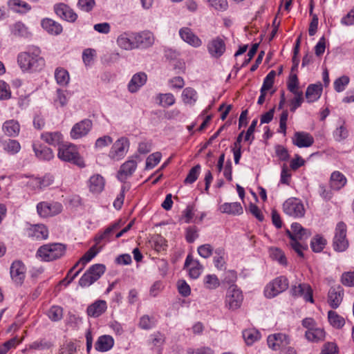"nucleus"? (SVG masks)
I'll use <instances>...</instances> for the list:
<instances>
[{
  "mask_svg": "<svg viewBox=\"0 0 354 354\" xmlns=\"http://www.w3.org/2000/svg\"><path fill=\"white\" fill-rule=\"evenodd\" d=\"M319 354H339V349L335 343L326 342L323 345Z\"/></svg>",
  "mask_w": 354,
  "mask_h": 354,
  "instance_id": "obj_60",
  "label": "nucleus"
},
{
  "mask_svg": "<svg viewBox=\"0 0 354 354\" xmlns=\"http://www.w3.org/2000/svg\"><path fill=\"white\" fill-rule=\"evenodd\" d=\"M47 315L50 320L59 321L63 317V309L59 306H53L48 310Z\"/></svg>",
  "mask_w": 354,
  "mask_h": 354,
  "instance_id": "obj_53",
  "label": "nucleus"
},
{
  "mask_svg": "<svg viewBox=\"0 0 354 354\" xmlns=\"http://www.w3.org/2000/svg\"><path fill=\"white\" fill-rule=\"evenodd\" d=\"M137 168V162L131 158L127 160L121 166L118 172V178L121 181H125L131 176Z\"/></svg>",
  "mask_w": 354,
  "mask_h": 354,
  "instance_id": "obj_15",
  "label": "nucleus"
},
{
  "mask_svg": "<svg viewBox=\"0 0 354 354\" xmlns=\"http://www.w3.org/2000/svg\"><path fill=\"white\" fill-rule=\"evenodd\" d=\"M288 89L292 94L303 93L299 89V80L296 74H291L287 84Z\"/></svg>",
  "mask_w": 354,
  "mask_h": 354,
  "instance_id": "obj_52",
  "label": "nucleus"
},
{
  "mask_svg": "<svg viewBox=\"0 0 354 354\" xmlns=\"http://www.w3.org/2000/svg\"><path fill=\"white\" fill-rule=\"evenodd\" d=\"M220 210L222 213L232 214V215H241L243 214V208L239 203H225L220 207Z\"/></svg>",
  "mask_w": 354,
  "mask_h": 354,
  "instance_id": "obj_38",
  "label": "nucleus"
},
{
  "mask_svg": "<svg viewBox=\"0 0 354 354\" xmlns=\"http://www.w3.org/2000/svg\"><path fill=\"white\" fill-rule=\"evenodd\" d=\"M319 196L326 201H330L333 197L331 189L327 188L324 184H320L318 187Z\"/></svg>",
  "mask_w": 354,
  "mask_h": 354,
  "instance_id": "obj_64",
  "label": "nucleus"
},
{
  "mask_svg": "<svg viewBox=\"0 0 354 354\" xmlns=\"http://www.w3.org/2000/svg\"><path fill=\"white\" fill-rule=\"evenodd\" d=\"M179 35L184 41L194 48H198L202 45L201 39L189 28L184 27L180 28Z\"/></svg>",
  "mask_w": 354,
  "mask_h": 354,
  "instance_id": "obj_21",
  "label": "nucleus"
},
{
  "mask_svg": "<svg viewBox=\"0 0 354 354\" xmlns=\"http://www.w3.org/2000/svg\"><path fill=\"white\" fill-rule=\"evenodd\" d=\"M3 149L8 153L14 155L21 149V145L17 140H8L3 143Z\"/></svg>",
  "mask_w": 354,
  "mask_h": 354,
  "instance_id": "obj_49",
  "label": "nucleus"
},
{
  "mask_svg": "<svg viewBox=\"0 0 354 354\" xmlns=\"http://www.w3.org/2000/svg\"><path fill=\"white\" fill-rule=\"evenodd\" d=\"M58 158L65 162H72L80 167H85L84 161L80 156L77 147L72 143H65L59 145Z\"/></svg>",
  "mask_w": 354,
  "mask_h": 354,
  "instance_id": "obj_3",
  "label": "nucleus"
},
{
  "mask_svg": "<svg viewBox=\"0 0 354 354\" xmlns=\"http://www.w3.org/2000/svg\"><path fill=\"white\" fill-rule=\"evenodd\" d=\"M107 308L106 302L104 300H97L87 308V314L90 317H97L104 313Z\"/></svg>",
  "mask_w": 354,
  "mask_h": 354,
  "instance_id": "obj_28",
  "label": "nucleus"
},
{
  "mask_svg": "<svg viewBox=\"0 0 354 354\" xmlns=\"http://www.w3.org/2000/svg\"><path fill=\"white\" fill-rule=\"evenodd\" d=\"M114 344L113 338L107 335H104L98 337L95 344V348L100 352H106L109 351Z\"/></svg>",
  "mask_w": 354,
  "mask_h": 354,
  "instance_id": "obj_30",
  "label": "nucleus"
},
{
  "mask_svg": "<svg viewBox=\"0 0 354 354\" xmlns=\"http://www.w3.org/2000/svg\"><path fill=\"white\" fill-rule=\"evenodd\" d=\"M8 6L12 11L18 13H26L31 9L29 4L21 0H9Z\"/></svg>",
  "mask_w": 354,
  "mask_h": 354,
  "instance_id": "obj_40",
  "label": "nucleus"
},
{
  "mask_svg": "<svg viewBox=\"0 0 354 354\" xmlns=\"http://www.w3.org/2000/svg\"><path fill=\"white\" fill-rule=\"evenodd\" d=\"M326 243L327 241L326 239L319 234H317L312 239L310 246L313 252H320L324 250Z\"/></svg>",
  "mask_w": 354,
  "mask_h": 354,
  "instance_id": "obj_44",
  "label": "nucleus"
},
{
  "mask_svg": "<svg viewBox=\"0 0 354 354\" xmlns=\"http://www.w3.org/2000/svg\"><path fill=\"white\" fill-rule=\"evenodd\" d=\"M185 268H189V275L192 279H197L201 274L203 266L198 260H194L191 255H187L185 261Z\"/></svg>",
  "mask_w": 354,
  "mask_h": 354,
  "instance_id": "obj_23",
  "label": "nucleus"
},
{
  "mask_svg": "<svg viewBox=\"0 0 354 354\" xmlns=\"http://www.w3.org/2000/svg\"><path fill=\"white\" fill-rule=\"evenodd\" d=\"M243 337L247 345H252L261 338V335L257 330L248 329L243 330Z\"/></svg>",
  "mask_w": 354,
  "mask_h": 354,
  "instance_id": "obj_45",
  "label": "nucleus"
},
{
  "mask_svg": "<svg viewBox=\"0 0 354 354\" xmlns=\"http://www.w3.org/2000/svg\"><path fill=\"white\" fill-rule=\"evenodd\" d=\"M27 234L35 240H45L48 238V231L44 225H34L28 228Z\"/></svg>",
  "mask_w": 354,
  "mask_h": 354,
  "instance_id": "obj_22",
  "label": "nucleus"
},
{
  "mask_svg": "<svg viewBox=\"0 0 354 354\" xmlns=\"http://www.w3.org/2000/svg\"><path fill=\"white\" fill-rule=\"evenodd\" d=\"M288 288V280L284 276L277 277L266 286L264 295L267 298H273Z\"/></svg>",
  "mask_w": 354,
  "mask_h": 354,
  "instance_id": "obj_6",
  "label": "nucleus"
},
{
  "mask_svg": "<svg viewBox=\"0 0 354 354\" xmlns=\"http://www.w3.org/2000/svg\"><path fill=\"white\" fill-rule=\"evenodd\" d=\"M291 230L292 232L289 230L287 231L288 236L290 239L292 235V237H293L294 239L302 241L308 239L311 234L309 230L304 228L298 223H293L291 225Z\"/></svg>",
  "mask_w": 354,
  "mask_h": 354,
  "instance_id": "obj_24",
  "label": "nucleus"
},
{
  "mask_svg": "<svg viewBox=\"0 0 354 354\" xmlns=\"http://www.w3.org/2000/svg\"><path fill=\"white\" fill-rule=\"evenodd\" d=\"M347 183L346 176L339 171H333L330 177V188L333 190L339 191L344 187Z\"/></svg>",
  "mask_w": 354,
  "mask_h": 354,
  "instance_id": "obj_25",
  "label": "nucleus"
},
{
  "mask_svg": "<svg viewBox=\"0 0 354 354\" xmlns=\"http://www.w3.org/2000/svg\"><path fill=\"white\" fill-rule=\"evenodd\" d=\"M348 136V132L344 126V122L337 127L333 132V137L336 141L340 142L346 139Z\"/></svg>",
  "mask_w": 354,
  "mask_h": 354,
  "instance_id": "obj_56",
  "label": "nucleus"
},
{
  "mask_svg": "<svg viewBox=\"0 0 354 354\" xmlns=\"http://www.w3.org/2000/svg\"><path fill=\"white\" fill-rule=\"evenodd\" d=\"M106 267L104 264L97 263L91 266L79 280L81 287H88L98 280L104 273Z\"/></svg>",
  "mask_w": 354,
  "mask_h": 354,
  "instance_id": "obj_4",
  "label": "nucleus"
},
{
  "mask_svg": "<svg viewBox=\"0 0 354 354\" xmlns=\"http://www.w3.org/2000/svg\"><path fill=\"white\" fill-rule=\"evenodd\" d=\"M204 286L207 289L214 290L220 286V281L215 274H207L204 278Z\"/></svg>",
  "mask_w": 354,
  "mask_h": 354,
  "instance_id": "obj_50",
  "label": "nucleus"
},
{
  "mask_svg": "<svg viewBox=\"0 0 354 354\" xmlns=\"http://www.w3.org/2000/svg\"><path fill=\"white\" fill-rule=\"evenodd\" d=\"M198 98L197 92L191 87L185 88L182 93V99L184 103L193 104Z\"/></svg>",
  "mask_w": 354,
  "mask_h": 354,
  "instance_id": "obj_43",
  "label": "nucleus"
},
{
  "mask_svg": "<svg viewBox=\"0 0 354 354\" xmlns=\"http://www.w3.org/2000/svg\"><path fill=\"white\" fill-rule=\"evenodd\" d=\"M147 75L145 73H138L133 75L128 84L129 91L137 92L147 82Z\"/></svg>",
  "mask_w": 354,
  "mask_h": 354,
  "instance_id": "obj_26",
  "label": "nucleus"
},
{
  "mask_svg": "<svg viewBox=\"0 0 354 354\" xmlns=\"http://www.w3.org/2000/svg\"><path fill=\"white\" fill-rule=\"evenodd\" d=\"M198 254L205 259L212 256L213 253V247L210 244H204L198 248Z\"/></svg>",
  "mask_w": 354,
  "mask_h": 354,
  "instance_id": "obj_63",
  "label": "nucleus"
},
{
  "mask_svg": "<svg viewBox=\"0 0 354 354\" xmlns=\"http://www.w3.org/2000/svg\"><path fill=\"white\" fill-rule=\"evenodd\" d=\"M120 221H117L109 226L105 230L97 235L95 238L96 244H100L102 241H109L113 233L120 227Z\"/></svg>",
  "mask_w": 354,
  "mask_h": 354,
  "instance_id": "obj_32",
  "label": "nucleus"
},
{
  "mask_svg": "<svg viewBox=\"0 0 354 354\" xmlns=\"http://www.w3.org/2000/svg\"><path fill=\"white\" fill-rule=\"evenodd\" d=\"M95 6V0H78L77 7L82 11L90 12Z\"/></svg>",
  "mask_w": 354,
  "mask_h": 354,
  "instance_id": "obj_62",
  "label": "nucleus"
},
{
  "mask_svg": "<svg viewBox=\"0 0 354 354\" xmlns=\"http://www.w3.org/2000/svg\"><path fill=\"white\" fill-rule=\"evenodd\" d=\"M243 299L242 292L236 285L230 286L225 299V305L230 310H236L241 306Z\"/></svg>",
  "mask_w": 354,
  "mask_h": 354,
  "instance_id": "obj_9",
  "label": "nucleus"
},
{
  "mask_svg": "<svg viewBox=\"0 0 354 354\" xmlns=\"http://www.w3.org/2000/svg\"><path fill=\"white\" fill-rule=\"evenodd\" d=\"M285 214L295 218L302 217L305 214V209L301 200L297 198H290L283 204Z\"/></svg>",
  "mask_w": 354,
  "mask_h": 354,
  "instance_id": "obj_7",
  "label": "nucleus"
},
{
  "mask_svg": "<svg viewBox=\"0 0 354 354\" xmlns=\"http://www.w3.org/2000/svg\"><path fill=\"white\" fill-rule=\"evenodd\" d=\"M129 147L127 138L122 137L117 140L112 145L109 157L113 160H120L125 156Z\"/></svg>",
  "mask_w": 354,
  "mask_h": 354,
  "instance_id": "obj_8",
  "label": "nucleus"
},
{
  "mask_svg": "<svg viewBox=\"0 0 354 354\" xmlns=\"http://www.w3.org/2000/svg\"><path fill=\"white\" fill-rule=\"evenodd\" d=\"M92 127V121L89 119H84L73 126L70 136L74 140L82 138L90 132Z\"/></svg>",
  "mask_w": 354,
  "mask_h": 354,
  "instance_id": "obj_11",
  "label": "nucleus"
},
{
  "mask_svg": "<svg viewBox=\"0 0 354 354\" xmlns=\"http://www.w3.org/2000/svg\"><path fill=\"white\" fill-rule=\"evenodd\" d=\"M62 205L58 202H40L37 205V211L41 217L53 216L60 213Z\"/></svg>",
  "mask_w": 354,
  "mask_h": 354,
  "instance_id": "obj_10",
  "label": "nucleus"
},
{
  "mask_svg": "<svg viewBox=\"0 0 354 354\" xmlns=\"http://www.w3.org/2000/svg\"><path fill=\"white\" fill-rule=\"evenodd\" d=\"M227 255L225 249L222 247L217 248L214 250V263L218 270L225 268Z\"/></svg>",
  "mask_w": 354,
  "mask_h": 354,
  "instance_id": "obj_37",
  "label": "nucleus"
},
{
  "mask_svg": "<svg viewBox=\"0 0 354 354\" xmlns=\"http://www.w3.org/2000/svg\"><path fill=\"white\" fill-rule=\"evenodd\" d=\"M26 268L24 263L17 260L12 262L10 268V277L17 285H21L25 279Z\"/></svg>",
  "mask_w": 354,
  "mask_h": 354,
  "instance_id": "obj_12",
  "label": "nucleus"
},
{
  "mask_svg": "<svg viewBox=\"0 0 354 354\" xmlns=\"http://www.w3.org/2000/svg\"><path fill=\"white\" fill-rule=\"evenodd\" d=\"M2 129L6 136L9 137H16L19 135L20 125L17 120H10L3 123Z\"/></svg>",
  "mask_w": 354,
  "mask_h": 354,
  "instance_id": "obj_33",
  "label": "nucleus"
},
{
  "mask_svg": "<svg viewBox=\"0 0 354 354\" xmlns=\"http://www.w3.org/2000/svg\"><path fill=\"white\" fill-rule=\"evenodd\" d=\"M292 143L299 148L309 147L314 143L313 137L305 131H297L292 137Z\"/></svg>",
  "mask_w": 354,
  "mask_h": 354,
  "instance_id": "obj_17",
  "label": "nucleus"
},
{
  "mask_svg": "<svg viewBox=\"0 0 354 354\" xmlns=\"http://www.w3.org/2000/svg\"><path fill=\"white\" fill-rule=\"evenodd\" d=\"M267 342L269 348L277 351L287 346L290 343V339L287 335L279 333L269 335Z\"/></svg>",
  "mask_w": 354,
  "mask_h": 354,
  "instance_id": "obj_13",
  "label": "nucleus"
},
{
  "mask_svg": "<svg viewBox=\"0 0 354 354\" xmlns=\"http://www.w3.org/2000/svg\"><path fill=\"white\" fill-rule=\"evenodd\" d=\"M55 78L58 84L66 86L69 82V74L68 71L62 68H57L55 71Z\"/></svg>",
  "mask_w": 354,
  "mask_h": 354,
  "instance_id": "obj_46",
  "label": "nucleus"
},
{
  "mask_svg": "<svg viewBox=\"0 0 354 354\" xmlns=\"http://www.w3.org/2000/svg\"><path fill=\"white\" fill-rule=\"evenodd\" d=\"M136 48H146L153 45L154 37L152 32L144 31L140 33L134 34Z\"/></svg>",
  "mask_w": 354,
  "mask_h": 354,
  "instance_id": "obj_18",
  "label": "nucleus"
},
{
  "mask_svg": "<svg viewBox=\"0 0 354 354\" xmlns=\"http://www.w3.org/2000/svg\"><path fill=\"white\" fill-rule=\"evenodd\" d=\"M276 72L274 71H270L263 80V85L261 88V90L266 92L270 90L274 84V80Z\"/></svg>",
  "mask_w": 354,
  "mask_h": 354,
  "instance_id": "obj_54",
  "label": "nucleus"
},
{
  "mask_svg": "<svg viewBox=\"0 0 354 354\" xmlns=\"http://www.w3.org/2000/svg\"><path fill=\"white\" fill-rule=\"evenodd\" d=\"M304 336L308 342L317 343L324 340L326 332L323 328L317 326L312 330H306Z\"/></svg>",
  "mask_w": 354,
  "mask_h": 354,
  "instance_id": "obj_29",
  "label": "nucleus"
},
{
  "mask_svg": "<svg viewBox=\"0 0 354 354\" xmlns=\"http://www.w3.org/2000/svg\"><path fill=\"white\" fill-rule=\"evenodd\" d=\"M350 79L348 76L343 75L337 78L334 82V88L337 92L344 91L346 86L348 84Z\"/></svg>",
  "mask_w": 354,
  "mask_h": 354,
  "instance_id": "obj_59",
  "label": "nucleus"
},
{
  "mask_svg": "<svg viewBox=\"0 0 354 354\" xmlns=\"http://www.w3.org/2000/svg\"><path fill=\"white\" fill-rule=\"evenodd\" d=\"M41 138L48 144L53 146L62 145L63 136L59 131L45 132L41 134Z\"/></svg>",
  "mask_w": 354,
  "mask_h": 354,
  "instance_id": "obj_39",
  "label": "nucleus"
},
{
  "mask_svg": "<svg viewBox=\"0 0 354 354\" xmlns=\"http://www.w3.org/2000/svg\"><path fill=\"white\" fill-rule=\"evenodd\" d=\"M134 34L123 33L120 35L117 39L118 46L124 50H131L136 48Z\"/></svg>",
  "mask_w": 354,
  "mask_h": 354,
  "instance_id": "obj_36",
  "label": "nucleus"
},
{
  "mask_svg": "<svg viewBox=\"0 0 354 354\" xmlns=\"http://www.w3.org/2000/svg\"><path fill=\"white\" fill-rule=\"evenodd\" d=\"M201 172V166L200 165H196L193 167L189 171L187 177L184 180L185 184H192L194 183L198 178Z\"/></svg>",
  "mask_w": 354,
  "mask_h": 354,
  "instance_id": "obj_51",
  "label": "nucleus"
},
{
  "mask_svg": "<svg viewBox=\"0 0 354 354\" xmlns=\"http://www.w3.org/2000/svg\"><path fill=\"white\" fill-rule=\"evenodd\" d=\"M344 292L341 286L331 287L328 293V303L329 306L336 309L342 301Z\"/></svg>",
  "mask_w": 354,
  "mask_h": 354,
  "instance_id": "obj_19",
  "label": "nucleus"
},
{
  "mask_svg": "<svg viewBox=\"0 0 354 354\" xmlns=\"http://www.w3.org/2000/svg\"><path fill=\"white\" fill-rule=\"evenodd\" d=\"M207 50L212 57H221L225 51L224 40L219 37L212 39L207 44Z\"/></svg>",
  "mask_w": 354,
  "mask_h": 354,
  "instance_id": "obj_14",
  "label": "nucleus"
},
{
  "mask_svg": "<svg viewBox=\"0 0 354 354\" xmlns=\"http://www.w3.org/2000/svg\"><path fill=\"white\" fill-rule=\"evenodd\" d=\"M161 157L162 155L160 152H156L149 155L146 160V169L153 168L160 162Z\"/></svg>",
  "mask_w": 354,
  "mask_h": 354,
  "instance_id": "obj_58",
  "label": "nucleus"
},
{
  "mask_svg": "<svg viewBox=\"0 0 354 354\" xmlns=\"http://www.w3.org/2000/svg\"><path fill=\"white\" fill-rule=\"evenodd\" d=\"M39 47L30 46L27 50L17 55V64L23 72L35 73L41 71L45 66V59L41 55Z\"/></svg>",
  "mask_w": 354,
  "mask_h": 354,
  "instance_id": "obj_1",
  "label": "nucleus"
},
{
  "mask_svg": "<svg viewBox=\"0 0 354 354\" xmlns=\"http://www.w3.org/2000/svg\"><path fill=\"white\" fill-rule=\"evenodd\" d=\"M295 96L290 101V110L292 112H295L297 108H299L303 103L304 95L303 93H297L293 94Z\"/></svg>",
  "mask_w": 354,
  "mask_h": 354,
  "instance_id": "obj_57",
  "label": "nucleus"
},
{
  "mask_svg": "<svg viewBox=\"0 0 354 354\" xmlns=\"http://www.w3.org/2000/svg\"><path fill=\"white\" fill-rule=\"evenodd\" d=\"M19 344L17 337H13L4 342L0 346V354H6L11 348H15Z\"/></svg>",
  "mask_w": 354,
  "mask_h": 354,
  "instance_id": "obj_61",
  "label": "nucleus"
},
{
  "mask_svg": "<svg viewBox=\"0 0 354 354\" xmlns=\"http://www.w3.org/2000/svg\"><path fill=\"white\" fill-rule=\"evenodd\" d=\"M348 247L346 239V225L344 222H339L335 230L333 239V248L336 252H344Z\"/></svg>",
  "mask_w": 354,
  "mask_h": 354,
  "instance_id": "obj_5",
  "label": "nucleus"
},
{
  "mask_svg": "<svg viewBox=\"0 0 354 354\" xmlns=\"http://www.w3.org/2000/svg\"><path fill=\"white\" fill-rule=\"evenodd\" d=\"M291 292L294 296L302 297L306 301L313 302V290L307 283H299L298 286H292Z\"/></svg>",
  "mask_w": 354,
  "mask_h": 354,
  "instance_id": "obj_20",
  "label": "nucleus"
},
{
  "mask_svg": "<svg viewBox=\"0 0 354 354\" xmlns=\"http://www.w3.org/2000/svg\"><path fill=\"white\" fill-rule=\"evenodd\" d=\"M328 319L330 325L336 328H341L345 324L344 319L333 310L328 311Z\"/></svg>",
  "mask_w": 354,
  "mask_h": 354,
  "instance_id": "obj_42",
  "label": "nucleus"
},
{
  "mask_svg": "<svg viewBox=\"0 0 354 354\" xmlns=\"http://www.w3.org/2000/svg\"><path fill=\"white\" fill-rule=\"evenodd\" d=\"M11 32L13 35L19 37H29L30 35L28 28L21 21H17L10 28Z\"/></svg>",
  "mask_w": 354,
  "mask_h": 354,
  "instance_id": "obj_41",
  "label": "nucleus"
},
{
  "mask_svg": "<svg viewBox=\"0 0 354 354\" xmlns=\"http://www.w3.org/2000/svg\"><path fill=\"white\" fill-rule=\"evenodd\" d=\"M54 10L57 15L67 21L74 22L77 18V15L74 10L64 3L55 5Z\"/></svg>",
  "mask_w": 354,
  "mask_h": 354,
  "instance_id": "obj_16",
  "label": "nucleus"
},
{
  "mask_svg": "<svg viewBox=\"0 0 354 354\" xmlns=\"http://www.w3.org/2000/svg\"><path fill=\"white\" fill-rule=\"evenodd\" d=\"M270 255L273 260L279 262L281 265L286 266L287 259L284 252L278 248H272L270 250Z\"/></svg>",
  "mask_w": 354,
  "mask_h": 354,
  "instance_id": "obj_48",
  "label": "nucleus"
},
{
  "mask_svg": "<svg viewBox=\"0 0 354 354\" xmlns=\"http://www.w3.org/2000/svg\"><path fill=\"white\" fill-rule=\"evenodd\" d=\"M42 28L49 34L58 35L62 32V26L58 22L51 19H44L41 21Z\"/></svg>",
  "mask_w": 354,
  "mask_h": 354,
  "instance_id": "obj_31",
  "label": "nucleus"
},
{
  "mask_svg": "<svg viewBox=\"0 0 354 354\" xmlns=\"http://www.w3.org/2000/svg\"><path fill=\"white\" fill-rule=\"evenodd\" d=\"M33 150L35 156L40 160H50L54 157L52 149L46 146L34 144Z\"/></svg>",
  "mask_w": 354,
  "mask_h": 354,
  "instance_id": "obj_35",
  "label": "nucleus"
},
{
  "mask_svg": "<svg viewBox=\"0 0 354 354\" xmlns=\"http://www.w3.org/2000/svg\"><path fill=\"white\" fill-rule=\"evenodd\" d=\"M66 245L61 243L44 244L37 251V256L46 262L53 261L62 258L66 253Z\"/></svg>",
  "mask_w": 354,
  "mask_h": 354,
  "instance_id": "obj_2",
  "label": "nucleus"
},
{
  "mask_svg": "<svg viewBox=\"0 0 354 354\" xmlns=\"http://www.w3.org/2000/svg\"><path fill=\"white\" fill-rule=\"evenodd\" d=\"M88 185L90 192L94 194H99L104 188L105 180L101 175L94 174L89 178Z\"/></svg>",
  "mask_w": 354,
  "mask_h": 354,
  "instance_id": "obj_27",
  "label": "nucleus"
},
{
  "mask_svg": "<svg viewBox=\"0 0 354 354\" xmlns=\"http://www.w3.org/2000/svg\"><path fill=\"white\" fill-rule=\"evenodd\" d=\"M151 243L154 250L158 252L164 250L167 246L166 240L160 235L153 236L151 239Z\"/></svg>",
  "mask_w": 354,
  "mask_h": 354,
  "instance_id": "obj_55",
  "label": "nucleus"
},
{
  "mask_svg": "<svg viewBox=\"0 0 354 354\" xmlns=\"http://www.w3.org/2000/svg\"><path fill=\"white\" fill-rule=\"evenodd\" d=\"M322 86L319 84H310L306 91V98L309 103L317 101L321 96Z\"/></svg>",
  "mask_w": 354,
  "mask_h": 354,
  "instance_id": "obj_34",
  "label": "nucleus"
},
{
  "mask_svg": "<svg viewBox=\"0 0 354 354\" xmlns=\"http://www.w3.org/2000/svg\"><path fill=\"white\" fill-rule=\"evenodd\" d=\"M53 346L51 342L46 339H37L30 344H28V348L32 350L44 351L50 349Z\"/></svg>",
  "mask_w": 354,
  "mask_h": 354,
  "instance_id": "obj_47",
  "label": "nucleus"
}]
</instances>
